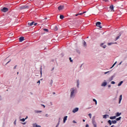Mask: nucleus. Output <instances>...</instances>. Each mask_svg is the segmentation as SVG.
<instances>
[{"mask_svg": "<svg viewBox=\"0 0 127 127\" xmlns=\"http://www.w3.org/2000/svg\"><path fill=\"white\" fill-rule=\"evenodd\" d=\"M70 99H74V97L76 96V90L74 88H71L70 90Z\"/></svg>", "mask_w": 127, "mask_h": 127, "instance_id": "f257e3e1", "label": "nucleus"}, {"mask_svg": "<svg viewBox=\"0 0 127 127\" xmlns=\"http://www.w3.org/2000/svg\"><path fill=\"white\" fill-rule=\"evenodd\" d=\"M108 124H109L110 126H112V124H117V121L116 120H112V121L108 120Z\"/></svg>", "mask_w": 127, "mask_h": 127, "instance_id": "f03ea898", "label": "nucleus"}, {"mask_svg": "<svg viewBox=\"0 0 127 127\" xmlns=\"http://www.w3.org/2000/svg\"><path fill=\"white\" fill-rule=\"evenodd\" d=\"M28 8H29V7L27 5H23L19 7L21 10H22V9H28Z\"/></svg>", "mask_w": 127, "mask_h": 127, "instance_id": "7ed1b4c3", "label": "nucleus"}, {"mask_svg": "<svg viewBox=\"0 0 127 127\" xmlns=\"http://www.w3.org/2000/svg\"><path fill=\"white\" fill-rule=\"evenodd\" d=\"M101 22H97L96 23V26H97L98 27H99L100 28H102L103 27L102 26V25Z\"/></svg>", "mask_w": 127, "mask_h": 127, "instance_id": "20e7f679", "label": "nucleus"}, {"mask_svg": "<svg viewBox=\"0 0 127 127\" xmlns=\"http://www.w3.org/2000/svg\"><path fill=\"white\" fill-rule=\"evenodd\" d=\"M1 10L3 12H7V11H8V8L5 7H4L2 8V9H1Z\"/></svg>", "mask_w": 127, "mask_h": 127, "instance_id": "39448f33", "label": "nucleus"}, {"mask_svg": "<svg viewBox=\"0 0 127 127\" xmlns=\"http://www.w3.org/2000/svg\"><path fill=\"white\" fill-rule=\"evenodd\" d=\"M78 111H79V108H74L73 110H72V113H73L74 114H75V113H77V112H78Z\"/></svg>", "mask_w": 127, "mask_h": 127, "instance_id": "423d86ee", "label": "nucleus"}, {"mask_svg": "<svg viewBox=\"0 0 127 127\" xmlns=\"http://www.w3.org/2000/svg\"><path fill=\"white\" fill-rule=\"evenodd\" d=\"M107 82L106 81V80H104V82H103L101 84L102 87H106L107 86Z\"/></svg>", "mask_w": 127, "mask_h": 127, "instance_id": "0eeeda50", "label": "nucleus"}, {"mask_svg": "<svg viewBox=\"0 0 127 127\" xmlns=\"http://www.w3.org/2000/svg\"><path fill=\"white\" fill-rule=\"evenodd\" d=\"M92 124L94 127H97V123H96L95 120H92Z\"/></svg>", "mask_w": 127, "mask_h": 127, "instance_id": "6e6552de", "label": "nucleus"}, {"mask_svg": "<svg viewBox=\"0 0 127 127\" xmlns=\"http://www.w3.org/2000/svg\"><path fill=\"white\" fill-rule=\"evenodd\" d=\"M59 10H62V9H64V5H60L58 7Z\"/></svg>", "mask_w": 127, "mask_h": 127, "instance_id": "1a4fd4ad", "label": "nucleus"}, {"mask_svg": "<svg viewBox=\"0 0 127 127\" xmlns=\"http://www.w3.org/2000/svg\"><path fill=\"white\" fill-rule=\"evenodd\" d=\"M122 100H123V95H120V98H119V104H121V102H122Z\"/></svg>", "mask_w": 127, "mask_h": 127, "instance_id": "9d476101", "label": "nucleus"}, {"mask_svg": "<svg viewBox=\"0 0 127 127\" xmlns=\"http://www.w3.org/2000/svg\"><path fill=\"white\" fill-rule=\"evenodd\" d=\"M114 78H115V75H112L109 78V81L110 82V81H113V80H114Z\"/></svg>", "mask_w": 127, "mask_h": 127, "instance_id": "9b49d317", "label": "nucleus"}, {"mask_svg": "<svg viewBox=\"0 0 127 127\" xmlns=\"http://www.w3.org/2000/svg\"><path fill=\"white\" fill-rule=\"evenodd\" d=\"M100 46L101 47H102L103 48H104V49H105L106 48V47H107V45H104V43H102L100 44Z\"/></svg>", "mask_w": 127, "mask_h": 127, "instance_id": "f8f14e48", "label": "nucleus"}, {"mask_svg": "<svg viewBox=\"0 0 127 127\" xmlns=\"http://www.w3.org/2000/svg\"><path fill=\"white\" fill-rule=\"evenodd\" d=\"M67 118H68V116H65L64 118V120H63L64 124H65V123H66V121H67Z\"/></svg>", "mask_w": 127, "mask_h": 127, "instance_id": "ddd939ff", "label": "nucleus"}, {"mask_svg": "<svg viewBox=\"0 0 127 127\" xmlns=\"http://www.w3.org/2000/svg\"><path fill=\"white\" fill-rule=\"evenodd\" d=\"M19 41L20 42H22V41H23V40H24V37H20L19 38Z\"/></svg>", "mask_w": 127, "mask_h": 127, "instance_id": "4468645a", "label": "nucleus"}, {"mask_svg": "<svg viewBox=\"0 0 127 127\" xmlns=\"http://www.w3.org/2000/svg\"><path fill=\"white\" fill-rule=\"evenodd\" d=\"M34 112L35 113V114H39L40 113H42V111H41V110H35Z\"/></svg>", "mask_w": 127, "mask_h": 127, "instance_id": "2eb2a0df", "label": "nucleus"}, {"mask_svg": "<svg viewBox=\"0 0 127 127\" xmlns=\"http://www.w3.org/2000/svg\"><path fill=\"white\" fill-rule=\"evenodd\" d=\"M34 24V21H32L31 23L28 22V25H29V26H32Z\"/></svg>", "mask_w": 127, "mask_h": 127, "instance_id": "dca6fc26", "label": "nucleus"}, {"mask_svg": "<svg viewBox=\"0 0 127 127\" xmlns=\"http://www.w3.org/2000/svg\"><path fill=\"white\" fill-rule=\"evenodd\" d=\"M117 118L116 116H111L110 117V120H116V118Z\"/></svg>", "mask_w": 127, "mask_h": 127, "instance_id": "f3484780", "label": "nucleus"}, {"mask_svg": "<svg viewBox=\"0 0 127 127\" xmlns=\"http://www.w3.org/2000/svg\"><path fill=\"white\" fill-rule=\"evenodd\" d=\"M107 118H110V116L109 115H103V119H107Z\"/></svg>", "mask_w": 127, "mask_h": 127, "instance_id": "a211bd4d", "label": "nucleus"}, {"mask_svg": "<svg viewBox=\"0 0 127 127\" xmlns=\"http://www.w3.org/2000/svg\"><path fill=\"white\" fill-rule=\"evenodd\" d=\"M121 115H122V113L117 112L116 114V118H117V117H120V116H121Z\"/></svg>", "mask_w": 127, "mask_h": 127, "instance_id": "6ab92c4d", "label": "nucleus"}, {"mask_svg": "<svg viewBox=\"0 0 127 127\" xmlns=\"http://www.w3.org/2000/svg\"><path fill=\"white\" fill-rule=\"evenodd\" d=\"M33 127H41V126H40V125H37V124H36V123H35V124H34L33 125Z\"/></svg>", "mask_w": 127, "mask_h": 127, "instance_id": "aec40b11", "label": "nucleus"}, {"mask_svg": "<svg viewBox=\"0 0 127 127\" xmlns=\"http://www.w3.org/2000/svg\"><path fill=\"white\" fill-rule=\"evenodd\" d=\"M83 45L84 47H87V43L85 41H83Z\"/></svg>", "mask_w": 127, "mask_h": 127, "instance_id": "412c9836", "label": "nucleus"}, {"mask_svg": "<svg viewBox=\"0 0 127 127\" xmlns=\"http://www.w3.org/2000/svg\"><path fill=\"white\" fill-rule=\"evenodd\" d=\"M112 72V70H110L108 71H106L104 72V75H106V74H108V75L110 74V73Z\"/></svg>", "mask_w": 127, "mask_h": 127, "instance_id": "4be33fe9", "label": "nucleus"}, {"mask_svg": "<svg viewBox=\"0 0 127 127\" xmlns=\"http://www.w3.org/2000/svg\"><path fill=\"white\" fill-rule=\"evenodd\" d=\"M53 84V80L52 79L51 80L50 82V87H52V84Z\"/></svg>", "mask_w": 127, "mask_h": 127, "instance_id": "5701e85b", "label": "nucleus"}, {"mask_svg": "<svg viewBox=\"0 0 127 127\" xmlns=\"http://www.w3.org/2000/svg\"><path fill=\"white\" fill-rule=\"evenodd\" d=\"M123 83H124L123 81H121L119 82V83L118 84V87H120V86H122V84H123Z\"/></svg>", "mask_w": 127, "mask_h": 127, "instance_id": "b1692460", "label": "nucleus"}, {"mask_svg": "<svg viewBox=\"0 0 127 127\" xmlns=\"http://www.w3.org/2000/svg\"><path fill=\"white\" fill-rule=\"evenodd\" d=\"M109 7L111 10H114V5H110Z\"/></svg>", "mask_w": 127, "mask_h": 127, "instance_id": "393cba45", "label": "nucleus"}, {"mask_svg": "<svg viewBox=\"0 0 127 127\" xmlns=\"http://www.w3.org/2000/svg\"><path fill=\"white\" fill-rule=\"evenodd\" d=\"M116 120V122L119 121H121V120H122V117H120L117 118Z\"/></svg>", "mask_w": 127, "mask_h": 127, "instance_id": "a878e982", "label": "nucleus"}, {"mask_svg": "<svg viewBox=\"0 0 127 127\" xmlns=\"http://www.w3.org/2000/svg\"><path fill=\"white\" fill-rule=\"evenodd\" d=\"M40 71L41 75H42V65H41Z\"/></svg>", "mask_w": 127, "mask_h": 127, "instance_id": "bb28decb", "label": "nucleus"}, {"mask_svg": "<svg viewBox=\"0 0 127 127\" xmlns=\"http://www.w3.org/2000/svg\"><path fill=\"white\" fill-rule=\"evenodd\" d=\"M54 30L55 31H57V30H58V27H57V26H55V27L54 28Z\"/></svg>", "mask_w": 127, "mask_h": 127, "instance_id": "cd10ccee", "label": "nucleus"}, {"mask_svg": "<svg viewBox=\"0 0 127 127\" xmlns=\"http://www.w3.org/2000/svg\"><path fill=\"white\" fill-rule=\"evenodd\" d=\"M60 18L61 19H63V18H64V16L63 15H61L60 16Z\"/></svg>", "mask_w": 127, "mask_h": 127, "instance_id": "c85d7f7f", "label": "nucleus"}, {"mask_svg": "<svg viewBox=\"0 0 127 127\" xmlns=\"http://www.w3.org/2000/svg\"><path fill=\"white\" fill-rule=\"evenodd\" d=\"M79 79H77V88H79Z\"/></svg>", "mask_w": 127, "mask_h": 127, "instance_id": "c756f323", "label": "nucleus"}, {"mask_svg": "<svg viewBox=\"0 0 127 127\" xmlns=\"http://www.w3.org/2000/svg\"><path fill=\"white\" fill-rule=\"evenodd\" d=\"M43 30L45 31V32H49V30L48 29H43Z\"/></svg>", "mask_w": 127, "mask_h": 127, "instance_id": "7c9ffc66", "label": "nucleus"}, {"mask_svg": "<svg viewBox=\"0 0 127 127\" xmlns=\"http://www.w3.org/2000/svg\"><path fill=\"white\" fill-rule=\"evenodd\" d=\"M20 122H25V119L23 118L22 119H20Z\"/></svg>", "mask_w": 127, "mask_h": 127, "instance_id": "2f4dec72", "label": "nucleus"}, {"mask_svg": "<svg viewBox=\"0 0 127 127\" xmlns=\"http://www.w3.org/2000/svg\"><path fill=\"white\" fill-rule=\"evenodd\" d=\"M120 36H121V35H120L117 37H116V38L115 39V41H117V40H118V39H119L120 38Z\"/></svg>", "mask_w": 127, "mask_h": 127, "instance_id": "473e14b6", "label": "nucleus"}, {"mask_svg": "<svg viewBox=\"0 0 127 127\" xmlns=\"http://www.w3.org/2000/svg\"><path fill=\"white\" fill-rule=\"evenodd\" d=\"M93 102H95V105H97V100L95 99H93Z\"/></svg>", "mask_w": 127, "mask_h": 127, "instance_id": "72a5a7b5", "label": "nucleus"}, {"mask_svg": "<svg viewBox=\"0 0 127 127\" xmlns=\"http://www.w3.org/2000/svg\"><path fill=\"white\" fill-rule=\"evenodd\" d=\"M88 116H89L90 119H92V114L91 113L89 114Z\"/></svg>", "mask_w": 127, "mask_h": 127, "instance_id": "f704fd0d", "label": "nucleus"}, {"mask_svg": "<svg viewBox=\"0 0 127 127\" xmlns=\"http://www.w3.org/2000/svg\"><path fill=\"white\" fill-rule=\"evenodd\" d=\"M69 60H70V62H71V63H73V60H72V58H69Z\"/></svg>", "mask_w": 127, "mask_h": 127, "instance_id": "c9c22d12", "label": "nucleus"}, {"mask_svg": "<svg viewBox=\"0 0 127 127\" xmlns=\"http://www.w3.org/2000/svg\"><path fill=\"white\" fill-rule=\"evenodd\" d=\"M112 44H114V43H109L108 44V45H109V46H110V45H112Z\"/></svg>", "mask_w": 127, "mask_h": 127, "instance_id": "e433bc0d", "label": "nucleus"}, {"mask_svg": "<svg viewBox=\"0 0 127 127\" xmlns=\"http://www.w3.org/2000/svg\"><path fill=\"white\" fill-rule=\"evenodd\" d=\"M111 84H113V85L116 84V82L115 81H111Z\"/></svg>", "mask_w": 127, "mask_h": 127, "instance_id": "4c0bfd02", "label": "nucleus"}, {"mask_svg": "<svg viewBox=\"0 0 127 127\" xmlns=\"http://www.w3.org/2000/svg\"><path fill=\"white\" fill-rule=\"evenodd\" d=\"M82 14H84V13L81 12V13H78V15H82Z\"/></svg>", "mask_w": 127, "mask_h": 127, "instance_id": "58836bf2", "label": "nucleus"}, {"mask_svg": "<svg viewBox=\"0 0 127 127\" xmlns=\"http://www.w3.org/2000/svg\"><path fill=\"white\" fill-rule=\"evenodd\" d=\"M10 61H11V60H9V61L5 64V65H7V64H8Z\"/></svg>", "mask_w": 127, "mask_h": 127, "instance_id": "ea45409f", "label": "nucleus"}, {"mask_svg": "<svg viewBox=\"0 0 127 127\" xmlns=\"http://www.w3.org/2000/svg\"><path fill=\"white\" fill-rule=\"evenodd\" d=\"M104 1H105V2H109V0H103Z\"/></svg>", "mask_w": 127, "mask_h": 127, "instance_id": "a19ab883", "label": "nucleus"}, {"mask_svg": "<svg viewBox=\"0 0 127 127\" xmlns=\"http://www.w3.org/2000/svg\"><path fill=\"white\" fill-rule=\"evenodd\" d=\"M34 25L36 26V25H37V23H35V22H34Z\"/></svg>", "mask_w": 127, "mask_h": 127, "instance_id": "79ce46f5", "label": "nucleus"}, {"mask_svg": "<svg viewBox=\"0 0 127 127\" xmlns=\"http://www.w3.org/2000/svg\"><path fill=\"white\" fill-rule=\"evenodd\" d=\"M41 106L42 107H43L44 108H45V105H43V104H41Z\"/></svg>", "mask_w": 127, "mask_h": 127, "instance_id": "37998d69", "label": "nucleus"}, {"mask_svg": "<svg viewBox=\"0 0 127 127\" xmlns=\"http://www.w3.org/2000/svg\"><path fill=\"white\" fill-rule=\"evenodd\" d=\"M45 117H46V118H48V117H49V116L48 115V114H46Z\"/></svg>", "mask_w": 127, "mask_h": 127, "instance_id": "c03bdc74", "label": "nucleus"}, {"mask_svg": "<svg viewBox=\"0 0 127 127\" xmlns=\"http://www.w3.org/2000/svg\"><path fill=\"white\" fill-rule=\"evenodd\" d=\"M72 123H73V124H77V122H76V121H75V120H73Z\"/></svg>", "mask_w": 127, "mask_h": 127, "instance_id": "a18cd8bd", "label": "nucleus"}, {"mask_svg": "<svg viewBox=\"0 0 127 127\" xmlns=\"http://www.w3.org/2000/svg\"><path fill=\"white\" fill-rule=\"evenodd\" d=\"M14 125H16V120L14 122Z\"/></svg>", "mask_w": 127, "mask_h": 127, "instance_id": "49530a36", "label": "nucleus"}, {"mask_svg": "<svg viewBox=\"0 0 127 127\" xmlns=\"http://www.w3.org/2000/svg\"><path fill=\"white\" fill-rule=\"evenodd\" d=\"M17 66V65H15V66H14L13 69H16Z\"/></svg>", "mask_w": 127, "mask_h": 127, "instance_id": "de8ad7c7", "label": "nucleus"}, {"mask_svg": "<svg viewBox=\"0 0 127 127\" xmlns=\"http://www.w3.org/2000/svg\"><path fill=\"white\" fill-rule=\"evenodd\" d=\"M38 83H39V84H40V80H38V81L37 84H38Z\"/></svg>", "mask_w": 127, "mask_h": 127, "instance_id": "09e8293b", "label": "nucleus"}, {"mask_svg": "<svg viewBox=\"0 0 127 127\" xmlns=\"http://www.w3.org/2000/svg\"><path fill=\"white\" fill-rule=\"evenodd\" d=\"M22 125H26V122L25 123H22Z\"/></svg>", "mask_w": 127, "mask_h": 127, "instance_id": "8fccbe9b", "label": "nucleus"}, {"mask_svg": "<svg viewBox=\"0 0 127 127\" xmlns=\"http://www.w3.org/2000/svg\"><path fill=\"white\" fill-rule=\"evenodd\" d=\"M108 88H111V85H110V84H109V85H108Z\"/></svg>", "mask_w": 127, "mask_h": 127, "instance_id": "3c124183", "label": "nucleus"}, {"mask_svg": "<svg viewBox=\"0 0 127 127\" xmlns=\"http://www.w3.org/2000/svg\"><path fill=\"white\" fill-rule=\"evenodd\" d=\"M122 63H123V61H121L120 64H119V65H121L122 64Z\"/></svg>", "mask_w": 127, "mask_h": 127, "instance_id": "603ef678", "label": "nucleus"}, {"mask_svg": "<svg viewBox=\"0 0 127 127\" xmlns=\"http://www.w3.org/2000/svg\"><path fill=\"white\" fill-rule=\"evenodd\" d=\"M1 100H2V99L1 98V96L0 95V101H1Z\"/></svg>", "mask_w": 127, "mask_h": 127, "instance_id": "864d4df0", "label": "nucleus"}, {"mask_svg": "<svg viewBox=\"0 0 127 127\" xmlns=\"http://www.w3.org/2000/svg\"><path fill=\"white\" fill-rule=\"evenodd\" d=\"M27 119H28V116H26V117L25 118V120H27Z\"/></svg>", "mask_w": 127, "mask_h": 127, "instance_id": "5fc2aeb1", "label": "nucleus"}, {"mask_svg": "<svg viewBox=\"0 0 127 127\" xmlns=\"http://www.w3.org/2000/svg\"><path fill=\"white\" fill-rule=\"evenodd\" d=\"M86 127H89V125H88V124H86V126H85Z\"/></svg>", "mask_w": 127, "mask_h": 127, "instance_id": "6e6d98bb", "label": "nucleus"}, {"mask_svg": "<svg viewBox=\"0 0 127 127\" xmlns=\"http://www.w3.org/2000/svg\"><path fill=\"white\" fill-rule=\"evenodd\" d=\"M53 70H54V67H52L51 71H53Z\"/></svg>", "mask_w": 127, "mask_h": 127, "instance_id": "4d7b16f0", "label": "nucleus"}, {"mask_svg": "<svg viewBox=\"0 0 127 127\" xmlns=\"http://www.w3.org/2000/svg\"><path fill=\"white\" fill-rule=\"evenodd\" d=\"M60 120H61V118H60L59 119V123H60Z\"/></svg>", "mask_w": 127, "mask_h": 127, "instance_id": "13d9d810", "label": "nucleus"}, {"mask_svg": "<svg viewBox=\"0 0 127 127\" xmlns=\"http://www.w3.org/2000/svg\"><path fill=\"white\" fill-rule=\"evenodd\" d=\"M83 66V64H81V65L80 66V68H82V66Z\"/></svg>", "mask_w": 127, "mask_h": 127, "instance_id": "bf43d9fd", "label": "nucleus"}, {"mask_svg": "<svg viewBox=\"0 0 127 127\" xmlns=\"http://www.w3.org/2000/svg\"><path fill=\"white\" fill-rule=\"evenodd\" d=\"M78 15H79V14H78H78H75V16H78Z\"/></svg>", "mask_w": 127, "mask_h": 127, "instance_id": "052dcab7", "label": "nucleus"}, {"mask_svg": "<svg viewBox=\"0 0 127 127\" xmlns=\"http://www.w3.org/2000/svg\"><path fill=\"white\" fill-rule=\"evenodd\" d=\"M115 64H114L112 65V67H115Z\"/></svg>", "mask_w": 127, "mask_h": 127, "instance_id": "680f3d73", "label": "nucleus"}, {"mask_svg": "<svg viewBox=\"0 0 127 127\" xmlns=\"http://www.w3.org/2000/svg\"><path fill=\"white\" fill-rule=\"evenodd\" d=\"M58 125L59 126V125H60V122H59Z\"/></svg>", "mask_w": 127, "mask_h": 127, "instance_id": "e2e57ef3", "label": "nucleus"}, {"mask_svg": "<svg viewBox=\"0 0 127 127\" xmlns=\"http://www.w3.org/2000/svg\"><path fill=\"white\" fill-rule=\"evenodd\" d=\"M53 94H54V95H55V94H56L55 92H53Z\"/></svg>", "mask_w": 127, "mask_h": 127, "instance_id": "0e129e2a", "label": "nucleus"}, {"mask_svg": "<svg viewBox=\"0 0 127 127\" xmlns=\"http://www.w3.org/2000/svg\"><path fill=\"white\" fill-rule=\"evenodd\" d=\"M82 121H83V122H85L86 121H85V120H84V119H83Z\"/></svg>", "mask_w": 127, "mask_h": 127, "instance_id": "69168bd1", "label": "nucleus"}, {"mask_svg": "<svg viewBox=\"0 0 127 127\" xmlns=\"http://www.w3.org/2000/svg\"><path fill=\"white\" fill-rule=\"evenodd\" d=\"M114 64H115V65H116V64H117V62H116Z\"/></svg>", "mask_w": 127, "mask_h": 127, "instance_id": "338daca9", "label": "nucleus"}, {"mask_svg": "<svg viewBox=\"0 0 127 127\" xmlns=\"http://www.w3.org/2000/svg\"><path fill=\"white\" fill-rule=\"evenodd\" d=\"M114 125H112L111 127H114Z\"/></svg>", "mask_w": 127, "mask_h": 127, "instance_id": "774afa93", "label": "nucleus"}]
</instances>
